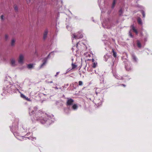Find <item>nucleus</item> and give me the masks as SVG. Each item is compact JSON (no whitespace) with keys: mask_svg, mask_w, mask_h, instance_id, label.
Masks as SVG:
<instances>
[{"mask_svg":"<svg viewBox=\"0 0 152 152\" xmlns=\"http://www.w3.org/2000/svg\"><path fill=\"white\" fill-rule=\"evenodd\" d=\"M71 65H72V68L71 69H68L67 70V72H69L71 70L74 69L77 67V65L76 64H75L73 63Z\"/></svg>","mask_w":152,"mask_h":152,"instance_id":"obj_15","label":"nucleus"},{"mask_svg":"<svg viewBox=\"0 0 152 152\" xmlns=\"http://www.w3.org/2000/svg\"><path fill=\"white\" fill-rule=\"evenodd\" d=\"M34 139L35 140H36V138H34Z\"/></svg>","mask_w":152,"mask_h":152,"instance_id":"obj_56","label":"nucleus"},{"mask_svg":"<svg viewBox=\"0 0 152 152\" xmlns=\"http://www.w3.org/2000/svg\"><path fill=\"white\" fill-rule=\"evenodd\" d=\"M137 22L139 24L142 25V20L140 18H138L137 19Z\"/></svg>","mask_w":152,"mask_h":152,"instance_id":"obj_18","label":"nucleus"},{"mask_svg":"<svg viewBox=\"0 0 152 152\" xmlns=\"http://www.w3.org/2000/svg\"><path fill=\"white\" fill-rule=\"evenodd\" d=\"M131 28L133 30V31L137 35L138 34V32L137 31V30L135 28L134 26V25H132L131 26Z\"/></svg>","mask_w":152,"mask_h":152,"instance_id":"obj_14","label":"nucleus"},{"mask_svg":"<svg viewBox=\"0 0 152 152\" xmlns=\"http://www.w3.org/2000/svg\"><path fill=\"white\" fill-rule=\"evenodd\" d=\"M50 56V54H49L47 57L46 58H45L43 60H42L43 63L40 66V67L42 68V67L43 66H45V64H46L47 60L48 58H49Z\"/></svg>","mask_w":152,"mask_h":152,"instance_id":"obj_6","label":"nucleus"},{"mask_svg":"<svg viewBox=\"0 0 152 152\" xmlns=\"http://www.w3.org/2000/svg\"><path fill=\"white\" fill-rule=\"evenodd\" d=\"M118 21H117L116 22H114L113 23V24L111 25V26L114 27L116 24H118Z\"/></svg>","mask_w":152,"mask_h":152,"instance_id":"obj_29","label":"nucleus"},{"mask_svg":"<svg viewBox=\"0 0 152 152\" xmlns=\"http://www.w3.org/2000/svg\"><path fill=\"white\" fill-rule=\"evenodd\" d=\"M83 37V34L81 33V32H78L77 35L75 34H73L72 36V38H75V39H79Z\"/></svg>","mask_w":152,"mask_h":152,"instance_id":"obj_3","label":"nucleus"},{"mask_svg":"<svg viewBox=\"0 0 152 152\" xmlns=\"http://www.w3.org/2000/svg\"><path fill=\"white\" fill-rule=\"evenodd\" d=\"M87 71L88 72H92L93 73H94L93 72V71H94V70L90 67H89V68L88 67Z\"/></svg>","mask_w":152,"mask_h":152,"instance_id":"obj_30","label":"nucleus"},{"mask_svg":"<svg viewBox=\"0 0 152 152\" xmlns=\"http://www.w3.org/2000/svg\"><path fill=\"white\" fill-rule=\"evenodd\" d=\"M129 35L132 38H133L134 37L133 35H132V33L130 31L129 32Z\"/></svg>","mask_w":152,"mask_h":152,"instance_id":"obj_33","label":"nucleus"},{"mask_svg":"<svg viewBox=\"0 0 152 152\" xmlns=\"http://www.w3.org/2000/svg\"><path fill=\"white\" fill-rule=\"evenodd\" d=\"M25 99L27 101H31L30 99L28 98V97H26V98Z\"/></svg>","mask_w":152,"mask_h":152,"instance_id":"obj_38","label":"nucleus"},{"mask_svg":"<svg viewBox=\"0 0 152 152\" xmlns=\"http://www.w3.org/2000/svg\"><path fill=\"white\" fill-rule=\"evenodd\" d=\"M131 55L133 61L135 63H137L138 59L135 55L134 53H132Z\"/></svg>","mask_w":152,"mask_h":152,"instance_id":"obj_9","label":"nucleus"},{"mask_svg":"<svg viewBox=\"0 0 152 152\" xmlns=\"http://www.w3.org/2000/svg\"><path fill=\"white\" fill-rule=\"evenodd\" d=\"M113 76L115 77V78L118 80H124L125 79L124 77H121L120 75H117L115 73H113Z\"/></svg>","mask_w":152,"mask_h":152,"instance_id":"obj_10","label":"nucleus"},{"mask_svg":"<svg viewBox=\"0 0 152 152\" xmlns=\"http://www.w3.org/2000/svg\"><path fill=\"white\" fill-rule=\"evenodd\" d=\"M64 112L66 114H68L69 113V109L67 108H64Z\"/></svg>","mask_w":152,"mask_h":152,"instance_id":"obj_25","label":"nucleus"},{"mask_svg":"<svg viewBox=\"0 0 152 152\" xmlns=\"http://www.w3.org/2000/svg\"><path fill=\"white\" fill-rule=\"evenodd\" d=\"M100 83L103 84V86L105 87V88H107V85L106 84V82L104 81V78L103 77H101L100 78Z\"/></svg>","mask_w":152,"mask_h":152,"instance_id":"obj_7","label":"nucleus"},{"mask_svg":"<svg viewBox=\"0 0 152 152\" xmlns=\"http://www.w3.org/2000/svg\"><path fill=\"white\" fill-rule=\"evenodd\" d=\"M29 113L30 115H31L35 113L34 118L37 121L42 124H45L48 126L53 122L54 121V116L53 115H47L46 117L43 118L40 115L39 111L37 112L38 108L35 107L33 108L30 107L29 108Z\"/></svg>","mask_w":152,"mask_h":152,"instance_id":"obj_1","label":"nucleus"},{"mask_svg":"<svg viewBox=\"0 0 152 152\" xmlns=\"http://www.w3.org/2000/svg\"><path fill=\"white\" fill-rule=\"evenodd\" d=\"M75 83H77V82Z\"/></svg>","mask_w":152,"mask_h":152,"instance_id":"obj_55","label":"nucleus"},{"mask_svg":"<svg viewBox=\"0 0 152 152\" xmlns=\"http://www.w3.org/2000/svg\"><path fill=\"white\" fill-rule=\"evenodd\" d=\"M72 61H73V59H72Z\"/></svg>","mask_w":152,"mask_h":152,"instance_id":"obj_54","label":"nucleus"},{"mask_svg":"<svg viewBox=\"0 0 152 152\" xmlns=\"http://www.w3.org/2000/svg\"><path fill=\"white\" fill-rule=\"evenodd\" d=\"M141 13L142 14L143 17V18H144L145 16V14L144 11L143 10H142L141 11Z\"/></svg>","mask_w":152,"mask_h":152,"instance_id":"obj_31","label":"nucleus"},{"mask_svg":"<svg viewBox=\"0 0 152 152\" xmlns=\"http://www.w3.org/2000/svg\"><path fill=\"white\" fill-rule=\"evenodd\" d=\"M94 71L96 73V74H98V73L97 72H96V70H94Z\"/></svg>","mask_w":152,"mask_h":152,"instance_id":"obj_48","label":"nucleus"},{"mask_svg":"<svg viewBox=\"0 0 152 152\" xmlns=\"http://www.w3.org/2000/svg\"><path fill=\"white\" fill-rule=\"evenodd\" d=\"M72 107L74 110H75L77 109V106L76 104H74L73 105Z\"/></svg>","mask_w":152,"mask_h":152,"instance_id":"obj_28","label":"nucleus"},{"mask_svg":"<svg viewBox=\"0 0 152 152\" xmlns=\"http://www.w3.org/2000/svg\"><path fill=\"white\" fill-rule=\"evenodd\" d=\"M121 86H124V87H125L126 86L125 85V84H122L121 85Z\"/></svg>","mask_w":152,"mask_h":152,"instance_id":"obj_44","label":"nucleus"},{"mask_svg":"<svg viewBox=\"0 0 152 152\" xmlns=\"http://www.w3.org/2000/svg\"><path fill=\"white\" fill-rule=\"evenodd\" d=\"M79 42H78L77 43V44H76V48H77V49L76 50V52H77L78 50V45H79Z\"/></svg>","mask_w":152,"mask_h":152,"instance_id":"obj_36","label":"nucleus"},{"mask_svg":"<svg viewBox=\"0 0 152 152\" xmlns=\"http://www.w3.org/2000/svg\"><path fill=\"white\" fill-rule=\"evenodd\" d=\"M67 100L66 102V105L67 106L72 105L74 102V100L71 98H67Z\"/></svg>","mask_w":152,"mask_h":152,"instance_id":"obj_8","label":"nucleus"},{"mask_svg":"<svg viewBox=\"0 0 152 152\" xmlns=\"http://www.w3.org/2000/svg\"><path fill=\"white\" fill-rule=\"evenodd\" d=\"M10 87V86H7L6 87L4 86L3 88V89L5 90H7Z\"/></svg>","mask_w":152,"mask_h":152,"instance_id":"obj_27","label":"nucleus"},{"mask_svg":"<svg viewBox=\"0 0 152 152\" xmlns=\"http://www.w3.org/2000/svg\"><path fill=\"white\" fill-rule=\"evenodd\" d=\"M92 62L93 63L95 62H94L95 61H94V59H92Z\"/></svg>","mask_w":152,"mask_h":152,"instance_id":"obj_45","label":"nucleus"},{"mask_svg":"<svg viewBox=\"0 0 152 152\" xmlns=\"http://www.w3.org/2000/svg\"><path fill=\"white\" fill-rule=\"evenodd\" d=\"M59 88L61 89V88Z\"/></svg>","mask_w":152,"mask_h":152,"instance_id":"obj_52","label":"nucleus"},{"mask_svg":"<svg viewBox=\"0 0 152 152\" xmlns=\"http://www.w3.org/2000/svg\"><path fill=\"white\" fill-rule=\"evenodd\" d=\"M125 68L126 70L128 71H131L133 69L132 65L130 63L127 64L125 65Z\"/></svg>","mask_w":152,"mask_h":152,"instance_id":"obj_4","label":"nucleus"},{"mask_svg":"<svg viewBox=\"0 0 152 152\" xmlns=\"http://www.w3.org/2000/svg\"><path fill=\"white\" fill-rule=\"evenodd\" d=\"M94 103L97 107H99L102 104V100L100 99H97L94 101Z\"/></svg>","mask_w":152,"mask_h":152,"instance_id":"obj_5","label":"nucleus"},{"mask_svg":"<svg viewBox=\"0 0 152 152\" xmlns=\"http://www.w3.org/2000/svg\"><path fill=\"white\" fill-rule=\"evenodd\" d=\"M33 64H28L27 66V67L28 69H31L33 67Z\"/></svg>","mask_w":152,"mask_h":152,"instance_id":"obj_24","label":"nucleus"},{"mask_svg":"<svg viewBox=\"0 0 152 152\" xmlns=\"http://www.w3.org/2000/svg\"><path fill=\"white\" fill-rule=\"evenodd\" d=\"M145 41H147V38H145Z\"/></svg>","mask_w":152,"mask_h":152,"instance_id":"obj_49","label":"nucleus"},{"mask_svg":"<svg viewBox=\"0 0 152 152\" xmlns=\"http://www.w3.org/2000/svg\"><path fill=\"white\" fill-rule=\"evenodd\" d=\"M54 88H55L56 89H58V88L57 87H54Z\"/></svg>","mask_w":152,"mask_h":152,"instance_id":"obj_47","label":"nucleus"},{"mask_svg":"<svg viewBox=\"0 0 152 152\" xmlns=\"http://www.w3.org/2000/svg\"><path fill=\"white\" fill-rule=\"evenodd\" d=\"M15 40L14 39H12L11 41V45L12 46H14L15 45Z\"/></svg>","mask_w":152,"mask_h":152,"instance_id":"obj_20","label":"nucleus"},{"mask_svg":"<svg viewBox=\"0 0 152 152\" xmlns=\"http://www.w3.org/2000/svg\"><path fill=\"white\" fill-rule=\"evenodd\" d=\"M87 99H88L90 100H91V101H92V99L91 98H90V97H89V96H88L87 97Z\"/></svg>","mask_w":152,"mask_h":152,"instance_id":"obj_40","label":"nucleus"},{"mask_svg":"<svg viewBox=\"0 0 152 152\" xmlns=\"http://www.w3.org/2000/svg\"><path fill=\"white\" fill-rule=\"evenodd\" d=\"M69 86L68 84H66V85H65L64 86H63L62 87L63 88H66L67 87Z\"/></svg>","mask_w":152,"mask_h":152,"instance_id":"obj_35","label":"nucleus"},{"mask_svg":"<svg viewBox=\"0 0 152 152\" xmlns=\"http://www.w3.org/2000/svg\"><path fill=\"white\" fill-rule=\"evenodd\" d=\"M48 83H53V81H51L49 82Z\"/></svg>","mask_w":152,"mask_h":152,"instance_id":"obj_50","label":"nucleus"},{"mask_svg":"<svg viewBox=\"0 0 152 152\" xmlns=\"http://www.w3.org/2000/svg\"><path fill=\"white\" fill-rule=\"evenodd\" d=\"M14 9L16 12H17L18 11V7L16 5L15 6Z\"/></svg>","mask_w":152,"mask_h":152,"instance_id":"obj_34","label":"nucleus"},{"mask_svg":"<svg viewBox=\"0 0 152 152\" xmlns=\"http://www.w3.org/2000/svg\"><path fill=\"white\" fill-rule=\"evenodd\" d=\"M101 92L100 89L99 88H97L95 91V92L96 95L100 93Z\"/></svg>","mask_w":152,"mask_h":152,"instance_id":"obj_19","label":"nucleus"},{"mask_svg":"<svg viewBox=\"0 0 152 152\" xmlns=\"http://www.w3.org/2000/svg\"><path fill=\"white\" fill-rule=\"evenodd\" d=\"M137 44L139 48H141V44L139 40H137Z\"/></svg>","mask_w":152,"mask_h":152,"instance_id":"obj_17","label":"nucleus"},{"mask_svg":"<svg viewBox=\"0 0 152 152\" xmlns=\"http://www.w3.org/2000/svg\"><path fill=\"white\" fill-rule=\"evenodd\" d=\"M119 15L120 16H122V14L123 13V11L122 10V9H121L119 11Z\"/></svg>","mask_w":152,"mask_h":152,"instance_id":"obj_26","label":"nucleus"},{"mask_svg":"<svg viewBox=\"0 0 152 152\" xmlns=\"http://www.w3.org/2000/svg\"><path fill=\"white\" fill-rule=\"evenodd\" d=\"M11 65L12 66H15V61L14 58H12L10 60Z\"/></svg>","mask_w":152,"mask_h":152,"instance_id":"obj_16","label":"nucleus"},{"mask_svg":"<svg viewBox=\"0 0 152 152\" xmlns=\"http://www.w3.org/2000/svg\"><path fill=\"white\" fill-rule=\"evenodd\" d=\"M59 72H56V74L55 75V77H56L59 74Z\"/></svg>","mask_w":152,"mask_h":152,"instance_id":"obj_42","label":"nucleus"},{"mask_svg":"<svg viewBox=\"0 0 152 152\" xmlns=\"http://www.w3.org/2000/svg\"><path fill=\"white\" fill-rule=\"evenodd\" d=\"M5 39L6 40H7L8 38V36L7 34H6L5 36Z\"/></svg>","mask_w":152,"mask_h":152,"instance_id":"obj_39","label":"nucleus"},{"mask_svg":"<svg viewBox=\"0 0 152 152\" xmlns=\"http://www.w3.org/2000/svg\"><path fill=\"white\" fill-rule=\"evenodd\" d=\"M73 39H72V41H73Z\"/></svg>","mask_w":152,"mask_h":152,"instance_id":"obj_57","label":"nucleus"},{"mask_svg":"<svg viewBox=\"0 0 152 152\" xmlns=\"http://www.w3.org/2000/svg\"><path fill=\"white\" fill-rule=\"evenodd\" d=\"M4 15H2L1 16V19H2V20H4Z\"/></svg>","mask_w":152,"mask_h":152,"instance_id":"obj_41","label":"nucleus"},{"mask_svg":"<svg viewBox=\"0 0 152 152\" xmlns=\"http://www.w3.org/2000/svg\"><path fill=\"white\" fill-rule=\"evenodd\" d=\"M48 33V30L47 29H46L45 30L43 38L44 39H45L47 37Z\"/></svg>","mask_w":152,"mask_h":152,"instance_id":"obj_12","label":"nucleus"},{"mask_svg":"<svg viewBox=\"0 0 152 152\" xmlns=\"http://www.w3.org/2000/svg\"><path fill=\"white\" fill-rule=\"evenodd\" d=\"M130 79V78H129V80Z\"/></svg>","mask_w":152,"mask_h":152,"instance_id":"obj_58","label":"nucleus"},{"mask_svg":"<svg viewBox=\"0 0 152 152\" xmlns=\"http://www.w3.org/2000/svg\"><path fill=\"white\" fill-rule=\"evenodd\" d=\"M72 51L73 52H74V48L73 47L72 48Z\"/></svg>","mask_w":152,"mask_h":152,"instance_id":"obj_46","label":"nucleus"},{"mask_svg":"<svg viewBox=\"0 0 152 152\" xmlns=\"http://www.w3.org/2000/svg\"><path fill=\"white\" fill-rule=\"evenodd\" d=\"M117 0H113V4L112 6V8L113 9L115 5L116 1Z\"/></svg>","mask_w":152,"mask_h":152,"instance_id":"obj_21","label":"nucleus"},{"mask_svg":"<svg viewBox=\"0 0 152 152\" xmlns=\"http://www.w3.org/2000/svg\"><path fill=\"white\" fill-rule=\"evenodd\" d=\"M63 97H65V96L64 95H63Z\"/></svg>","mask_w":152,"mask_h":152,"instance_id":"obj_51","label":"nucleus"},{"mask_svg":"<svg viewBox=\"0 0 152 152\" xmlns=\"http://www.w3.org/2000/svg\"><path fill=\"white\" fill-rule=\"evenodd\" d=\"M111 58V56H110L107 54L105 55L104 56V60L105 61H107L108 59Z\"/></svg>","mask_w":152,"mask_h":152,"instance_id":"obj_13","label":"nucleus"},{"mask_svg":"<svg viewBox=\"0 0 152 152\" xmlns=\"http://www.w3.org/2000/svg\"><path fill=\"white\" fill-rule=\"evenodd\" d=\"M21 96L24 99H25V98H26V96H25L24 95H23V94H21Z\"/></svg>","mask_w":152,"mask_h":152,"instance_id":"obj_37","label":"nucleus"},{"mask_svg":"<svg viewBox=\"0 0 152 152\" xmlns=\"http://www.w3.org/2000/svg\"><path fill=\"white\" fill-rule=\"evenodd\" d=\"M10 128L11 131L13 132L14 135L15 137L19 135V133L18 132V124L15 126H10Z\"/></svg>","mask_w":152,"mask_h":152,"instance_id":"obj_2","label":"nucleus"},{"mask_svg":"<svg viewBox=\"0 0 152 152\" xmlns=\"http://www.w3.org/2000/svg\"><path fill=\"white\" fill-rule=\"evenodd\" d=\"M24 59V56L23 54H20V55L18 62L22 64L23 63V60Z\"/></svg>","mask_w":152,"mask_h":152,"instance_id":"obj_11","label":"nucleus"},{"mask_svg":"<svg viewBox=\"0 0 152 152\" xmlns=\"http://www.w3.org/2000/svg\"><path fill=\"white\" fill-rule=\"evenodd\" d=\"M77 18V17H75V18Z\"/></svg>","mask_w":152,"mask_h":152,"instance_id":"obj_53","label":"nucleus"},{"mask_svg":"<svg viewBox=\"0 0 152 152\" xmlns=\"http://www.w3.org/2000/svg\"><path fill=\"white\" fill-rule=\"evenodd\" d=\"M97 65V63L96 62H94L92 64V67L93 68H95Z\"/></svg>","mask_w":152,"mask_h":152,"instance_id":"obj_22","label":"nucleus"},{"mask_svg":"<svg viewBox=\"0 0 152 152\" xmlns=\"http://www.w3.org/2000/svg\"><path fill=\"white\" fill-rule=\"evenodd\" d=\"M123 77H129V76H128V75H124L123 76Z\"/></svg>","mask_w":152,"mask_h":152,"instance_id":"obj_43","label":"nucleus"},{"mask_svg":"<svg viewBox=\"0 0 152 152\" xmlns=\"http://www.w3.org/2000/svg\"><path fill=\"white\" fill-rule=\"evenodd\" d=\"M79 85L80 86H82L83 85V83L82 81H80L78 82Z\"/></svg>","mask_w":152,"mask_h":152,"instance_id":"obj_32","label":"nucleus"},{"mask_svg":"<svg viewBox=\"0 0 152 152\" xmlns=\"http://www.w3.org/2000/svg\"><path fill=\"white\" fill-rule=\"evenodd\" d=\"M112 52L113 53V55L114 56V57L115 58H116L117 56V53L116 52H115L113 49L112 50Z\"/></svg>","mask_w":152,"mask_h":152,"instance_id":"obj_23","label":"nucleus"}]
</instances>
